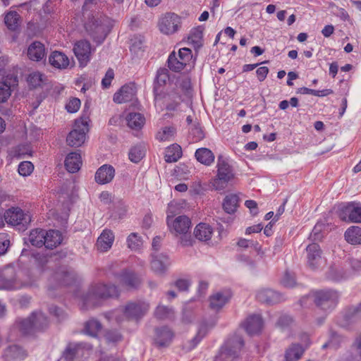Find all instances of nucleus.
Returning <instances> with one entry per match:
<instances>
[{"label":"nucleus","mask_w":361,"mask_h":361,"mask_svg":"<svg viewBox=\"0 0 361 361\" xmlns=\"http://www.w3.org/2000/svg\"><path fill=\"white\" fill-rule=\"evenodd\" d=\"M47 234V231L43 229H34L30 231V233L28 237L29 242L37 247H41L44 245L46 239L45 235Z\"/></svg>","instance_id":"38"},{"label":"nucleus","mask_w":361,"mask_h":361,"mask_svg":"<svg viewBox=\"0 0 361 361\" xmlns=\"http://www.w3.org/2000/svg\"><path fill=\"white\" fill-rule=\"evenodd\" d=\"M244 345V341L240 336L235 335L228 339L221 348L219 354L214 361H233L238 357V354Z\"/></svg>","instance_id":"7"},{"label":"nucleus","mask_w":361,"mask_h":361,"mask_svg":"<svg viewBox=\"0 0 361 361\" xmlns=\"http://www.w3.org/2000/svg\"><path fill=\"white\" fill-rule=\"evenodd\" d=\"M92 348V347L90 344L82 343L75 344L69 343L63 353V357L66 361H73L75 358L82 355L84 349L90 350Z\"/></svg>","instance_id":"20"},{"label":"nucleus","mask_w":361,"mask_h":361,"mask_svg":"<svg viewBox=\"0 0 361 361\" xmlns=\"http://www.w3.org/2000/svg\"><path fill=\"white\" fill-rule=\"evenodd\" d=\"M80 106V100L78 98H73L70 99L68 103L66 105V109L69 113H75L78 111Z\"/></svg>","instance_id":"57"},{"label":"nucleus","mask_w":361,"mask_h":361,"mask_svg":"<svg viewBox=\"0 0 361 361\" xmlns=\"http://www.w3.org/2000/svg\"><path fill=\"white\" fill-rule=\"evenodd\" d=\"M74 54L80 66H85L90 60L91 44L87 40L77 42L73 47Z\"/></svg>","instance_id":"15"},{"label":"nucleus","mask_w":361,"mask_h":361,"mask_svg":"<svg viewBox=\"0 0 361 361\" xmlns=\"http://www.w3.org/2000/svg\"><path fill=\"white\" fill-rule=\"evenodd\" d=\"M149 304L145 302H130L123 309L124 315L129 319L138 320L149 310Z\"/></svg>","instance_id":"12"},{"label":"nucleus","mask_w":361,"mask_h":361,"mask_svg":"<svg viewBox=\"0 0 361 361\" xmlns=\"http://www.w3.org/2000/svg\"><path fill=\"white\" fill-rule=\"evenodd\" d=\"M182 156V149L178 144H173L166 149L164 159L167 163L176 162Z\"/></svg>","instance_id":"40"},{"label":"nucleus","mask_w":361,"mask_h":361,"mask_svg":"<svg viewBox=\"0 0 361 361\" xmlns=\"http://www.w3.org/2000/svg\"><path fill=\"white\" fill-rule=\"evenodd\" d=\"M339 217L345 221L361 223V206L355 202H349L342 206Z\"/></svg>","instance_id":"11"},{"label":"nucleus","mask_w":361,"mask_h":361,"mask_svg":"<svg viewBox=\"0 0 361 361\" xmlns=\"http://www.w3.org/2000/svg\"><path fill=\"white\" fill-rule=\"evenodd\" d=\"M105 339L109 343H116L121 340V335L116 331H109L105 334Z\"/></svg>","instance_id":"61"},{"label":"nucleus","mask_w":361,"mask_h":361,"mask_svg":"<svg viewBox=\"0 0 361 361\" xmlns=\"http://www.w3.org/2000/svg\"><path fill=\"white\" fill-rule=\"evenodd\" d=\"M64 164L68 172H77L82 164L80 154L75 152L69 153L65 159Z\"/></svg>","instance_id":"33"},{"label":"nucleus","mask_w":361,"mask_h":361,"mask_svg":"<svg viewBox=\"0 0 361 361\" xmlns=\"http://www.w3.org/2000/svg\"><path fill=\"white\" fill-rule=\"evenodd\" d=\"M49 324L48 318L44 313L35 312L30 317L20 322L19 329L24 335L34 336L46 331Z\"/></svg>","instance_id":"4"},{"label":"nucleus","mask_w":361,"mask_h":361,"mask_svg":"<svg viewBox=\"0 0 361 361\" xmlns=\"http://www.w3.org/2000/svg\"><path fill=\"white\" fill-rule=\"evenodd\" d=\"M82 17L86 32L95 42L102 44L110 31L109 25L92 13L85 12Z\"/></svg>","instance_id":"3"},{"label":"nucleus","mask_w":361,"mask_h":361,"mask_svg":"<svg viewBox=\"0 0 361 361\" xmlns=\"http://www.w3.org/2000/svg\"><path fill=\"white\" fill-rule=\"evenodd\" d=\"M10 246V240L6 233L0 234V255H4Z\"/></svg>","instance_id":"54"},{"label":"nucleus","mask_w":361,"mask_h":361,"mask_svg":"<svg viewBox=\"0 0 361 361\" xmlns=\"http://www.w3.org/2000/svg\"><path fill=\"white\" fill-rule=\"evenodd\" d=\"M34 165L28 161H22L18 166V173L22 176H27L33 171Z\"/></svg>","instance_id":"52"},{"label":"nucleus","mask_w":361,"mask_h":361,"mask_svg":"<svg viewBox=\"0 0 361 361\" xmlns=\"http://www.w3.org/2000/svg\"><path fill=\"white\" fill-rule=\"evenodd\" d=\"M11 94V85L6 81L0 83V103L7 101Z\"/></svg>","instance_id":"51"},{"label":"nucleus","mask_w":361,"mask_h":361,"mask_svg":"<svg viewBox=\"0 0 361 361\" xmlns=\"http://www.w3.org/2000/svg\"><path fill=\"white\" fill-rule=\"evenodd\" d=\"M238 203L239 197L235 194H229L224 200L223 209L227 214H234L238 207Z\"/></svg>","instance_id":"39"},{"label":"nucleus","mask_w":361,"mask_h":361,"mask_svg":"<svg viewBox=\"0 0 361 361\" xmlns=\"http://www.w3.org/2000/svg\"><path fill=\"white\" fill-rule=\"evenodd\" d=\"M180 18L175 13H166L159 23L160 31L166 35L173 34L178 30Z\"/></svg>","instance_id":"14"},{"label":"nucleus","mask_w":361,"mask_h":361,"mask_svg":"<svg viewBox=\"0 0 361 361\" xmlns=\"http://www.w3.org/2000/svg\"><path fill=\"white\" fill-rule=\"evenodd\" d=\"M343 319L348 324L360 322L361 320V302L355 306L348 307L343 314Z\"/></svg>","instance_id":"32"},{"label":"nucleus","mask_w":361,"mask_h":361,"mask_svg":"<svg viewBox=\"0 0 361 361\" xmlns=\"http://www.w3.org/2000/svg\"><path fill=\"white\" fill-rule=\"evenodd\" d=\"M28 58L34 61H40L45 56L44 45L38 41L33 42L27 48Z\"/></svg>","instance_id":"27"},{"label":"nucleus","mask_w":361,"mask_h":361,"mask_svg":"<svg viewBox=\"0 0 361 361\" xmlns=\"http://www.w3.org/2000/svg\"><path fill=\"white\" fill-rule=\"evenodd\" d=\"M231 298V294L228 291H221L216 293L210 296V307L214 310H219L226 303H227Z\"/></svg>","instance_id":"28"},{"label":"nucleus","mask_w":361,"mask_h":361,"mask_svg":"<svg viewBox=\"0 0 361 361\" xmlns=\"http://www.w3.org/2000/svg\"><path fill=\"white\" fill-rule=\"evenodd\" d=\"M350 276V273L344 270L343 267L338 265H331L326 272V277L333 281H341L346 279Z\"/></svg>","instance_id":"30"},{"label":"nucleus","mask_w":361,"mask_h":361,"mask_svg":"<svg viewBox=\"0 0 361 361\" xmlns=\"http://www.w3.org/2000/svg\"><path fill=\"white\" fill-rule=\"evenodd\" d=\"M169 79V71L166 68H159L157 71L154 82V94L155 99H157L161 92L159 87L164 85Z\"/></svg>","instance_id":"31"},{"label":"nucleus","mask_w":361,"mask_h":361,"mask_svg":"<svg viewBox=\"0 0 361 361\" xmlns=\"http://www.w3.org/2000/svg\"><path fill=\"white\" fill-rule=\"evenodd\" d=\"M243 325L247 334L253 336L262 331L263 320L259 314H252L246 319Z\"/></svg>","instance_id":"21"},{"label":"nucleus","mask_w":361,"mask_h":361,"mask_svg":"<svg viewBox=\"0 0 361 361\" xmlns=\"http://www.w3.org/2000/svg\"><path fill=\"white\" fill-rule=\"evenodd\" d=\"M237 245L239 247H243V248H248L250 247H253L255 250H257L258 248V245H259L257 242H254V241L249 240H247L245 238L240 239L238 241Z\"/></svg>","instance_id":"62"},{"label":"nucleus","mask_w":361,"mask_h":361,"mask_svg":"<svg viewBox=\"0 0 361 361\" xmlns=\"http://www.w3.org/2000/svg\"><path fill=\"white\" fill-rule=\"evenodd\" d=\"M145 147L140 145L133 147L128 153L129 159L138 163L145 157Z\"/></svg>","instance_id":"47"},{"label":"nucleus","mask_w":361,"mask_h":361,"mask_svg":"<svg viewBox=\"0 0 361 361\" xmlns=\"http://www.w3.org/2000/svg\"><path fill=\"white\" fill-rule=\"evenodd\" d=\"M217 169V178L213 185L216 190H221L234 178L235 174L232 166L222 155L218 157Z\"/></svg>","instance_id":"9"},{"label":"nucleus","mask_w":361,"mask_h":361,"mask_svg":"<svg viewBox=\"0 0 361 361\" xmlns=\"http://www.w3.org/2000/svg\"><path fill=\"white\" fill-rule=\"evenodd\" d=\"M114 78V72L112 68H109L106 72L104 78L102 80V86L103 89H107L111 86L112 80Z\"/></svg>","instance_id":"55"},{"label":"nucleus","mask_w":361,"mask_h":361,"mask_svg":"<svg viewBox=\"0 0 361 361\" xmlns=\"http://www.w3.org/2000/svg\"><path fill=\"white\" fill-rule=\"evenodd\" d=\"M213 233L212 228L207 224L200 223L195 228L194 235L200 240L207 242L212 238Z\"/></svg>","instance_id":"35"},{"label":"nucleus","mask_w":361,"mask_h":361,"mask_svg":"<svg viewBox=\"0 0 361 361\" xmlns=\"http://www.w3.org/2000/svg\"><path fill=\"white\" fill-rule=\"evenodd\" d=\"M114 235L110 230L105 229L97 238L96 246L101 252H106L112 246Z\"/></svg>","instance_id":"26"},{"label":"nucleus","mask_w":361,"mask_h":361,"mask_svg":"<svg viewBox=\"0 0 361 361\" xmlns=\"http://www.w3.org/2000/svg\"><path fill=\"white\" fill-rule=\"evenodd\" d=\"M307 262L308 267L312 269H317L322 261V250L317 243L310 244L306 247Z\"/></svg>","instance_id":"19"},{"label":"nucleus","mask_w":361,"mask_h":361,"mask_svg":"<svg viewBox=\"0 0 361 361\" xmlns=\"http://www.w3.org/2000/svg\"><path fill=\"white\" fill-rule=\"evenodd\" d=\"M27 356L26 351L18 345H10L6 348L2 355L4 361H19Z\"/></svg>","instance_id":"22"},{"label":"nucleus","mask_w":361,"mask_h":361,"mask_svg":"<svg viewBox=\"0 0 361 361\" xmlns=\"http://www.w3.org/2000/svg\"><path fill=\"white\" fill-rule=\"evenodd\" d=\"M49 61L52 66L59 69L66 68L69 65L68 56L59 51H53L50 54Z\"/></svg>","instance_id":"29"},{"label":"nucleus","mask_w":361,"mask_h":361,"mask_svg":"<svg viewBox=\"0 0 361 361\" xmlns=\"http://www.w3.org/2000/svg\"><path fill=\"white\" fill-rule=\"evenodd\" d=\"M45 239L46 242L44 246L47 249H53L61 243L63 237L59 231L49 230L47 231Z\"/></svg>","instance_id":"36"},{"label":"nucleus","mask_w":361,"mask_h":361,"mask_svg":"<svg viewBox=\"0 0 361 361\" xmlns=\"http://www.w3.org/2000/svg\"><path fill=\"white\" fill-rule=\"evenodd\" d=\"M196 159L205 166H210L214 161V154L208 148L201 147L195 153Z\"/></svg>","instance_id":"37"},{"label":"nucleus","mask_w":361,"mask_h":361,"mask_svg":"<svg viewBox=\"0 0 361 361\" xmlns=\"http://www.w3.org/2000/svg\"><path fill=\"white\" fill-rule=\"evenodd\" d=\"M174 285L180 291H186L188 290L190 283L187 279H180L176 281Z\"/></svg>","instance_id":"64"},{"label":"nucleus","mask_w":361,"mask_h":361,"mask_svg":"<svg viewBox=\"0 0 361 361\" xmlns=\"http://www.w3.org/2000/svg\"><path fill=\"white\" fill-rule=\"evenodd\" d=\"M128 247L131 250H137L142 245L140 236L137 233H130L127 238Z\"/></svg>","instance_id":"50"},{"label":"nucleus","mask_w":361,"mask_h":361,"mask_svg":"<svg viewBox=\"0 0 361 361\" xmlns=\"http://www.w3.org/2000/svg\"><path fill=\"white\" fill-rule=\"evenodd\" d=\"M20 16L16 11L8 12L4 18V23L8 30L15 31L19 27Z\"/></svg>","instance_id":"45"},{"label":"nucleus","mask_w":361,"mask_h":361,"mask_svg":"<svg viewBox=\"0 0 361 361\" xmlns=\"http://www.w3.org/2000/svg\"><path fill=\"white\" fill-rule=\"evenodd\" d=\"M90 118L85 115L75 122V129L69 133L67 136V144L71 147H80L85 142L86 133L89 131L88 124Z\"/></svg>","instance_id":"8"},{"label":"nucleus","mask_w":361,"mask_h":361,"mask_svg":"<svg viewBox=\"0 0 361 361\" xmlns=\"http://www.w3.org/2000/svg\"><path fill=\"white\" fill-rule=\"evenodd\" d=\"M207 326L204 324H202L200 326V327L198 329L197 335L190 341L189 345L185 346V348L188 350H191L193 349L200 341L207 334Z\"/></svg>","instance_id":"49"},{"label":"nucleus","mask_w":361,"mask_h":361,"mask_svg":"<svg viewBox=\"0 0 361 361\" xmlns=\"http://www.w3.org/2000/svg\"><path fill=\"white\" fill-rule=\"evenodd\" d=\"M115 176L114 168L108 164H104L99 167L95 173V181L99 184H106L110 183Z\"/></svg>","instance_id":"24"},{"label":"nucleus","mask_w":361,"mask_h":361,"mask_svg":"<svg viewBox=\"0 0 361 361\" xmlns=\"http://www.w3.org/2000/svg\"><path fill=\"white\" fill-rule=\"evenodd\" d=\"M6 221L11 225L18 226V229H25L31 221V216L28 213H25L19 207L8 209L5 214Z\"/></svg>","instance_id":"10"},{"label":"nucleus","mask_w":361,"mask_h":361,"mask_svg":"<svg viewBox=\"0 0 361 361\" xmlns=\"http://www.w3.org/2000/svg\"><path fill=\"white\" fill-rule=\"evenodd\" d=\"M203 30L200 26L193 28L188 36V39L193 44H199L202 38Z\"/></svg>","instance_id":"53"},{"label":"nucleus","mask_w":361,"mask_h":361,"mask_svg":"<svg viewBox=\"0 0 361 361\" xmlns=\"http://www.w3.org/2000/svg\"><path fill=\"white\" fill-rule=\"evenodd\" d=\"M173 336V332L166 326L156 328L154 343L159 348L167 347L171 343Z\"/></svg>","instance_id":"18"},{"label":"nucleus","mask_w":361,"mask_h":361,"mask_svg":"<svg viewBox=\"0 0 361 361\" xmlns=\"http://www.w3.org/2000/svg\"><path fill=\"white\" fill-rule=\"evenodd\" d=\"M127 124L132 129H140L145 124V118L140 113H130L126 116Z\"/></svg>","instance_id":"43"},{"label":"nucleus","mask_w":361,"mask_h":361,"mask_svg":"<svg viewBox=\"0 0 361 361\" xmlns=\"http://www.w3.org/2000/svg\"><path fill=\"white\" fill-rule=\"evenodd\" d=\"M173 314V309L164 305H158L154 311L155 317L161 320L171 318Z\"/></svg>","instance_id":"48"},{"label":"nucleus","mask_w":361,"mask_h":361,"mask_svg":"<svg viewBox=\"0 0 361 361\" xmlns=\"http://www.w3.org/2000/svg\"><path fill=\"white\" fill-rule=\"evenodd\" d=\"M97 0H85L82 6V16L85 12L92 13V9L96 7Z\"/></svg>","instance_id":"63"},{"label":"nucleus","mask_w":361,"mask_h":361,"mask_svg":"<svg viewBox=\"0 0 361 361\" xmlns=\"http://www.w3.org/2000/svg\"><path fill=\"white\" fill-rule=\"evenodd\" d=\"M339 294L333 290H321L310 293L303 296L300 300L301 306H307V302L312 301L317 307L325 311L333 310L337 305Z\"/></svg>","instance_id":"2"},{"label":"nucleus","mask_w":361,"mask_h":361,"mask_svg":"<svg viewBox=\"0 0 361 361\" xmlns=\"http://www.w3.org/2000/svg\"><path fill=\"white\" fill-rule=\"evenodd\" d=\"M16 280L13 267H6L0 271V289L9 288Z\"/></svg>","instance_id":"34"},{"label":"nucleus","mask_w":361,"mask_h":361,"mask_svg":"<svg viewBox=\"0 0 361 361\" xmlns=\"http://www.w3.org/2000/svg\"><path fill=\"white\" fill-rule=\"evenodd\" d=\"M119 290L116 286L111 283H97L91 286L82 297L81 309H89L99 307L109 298H118Z\"/></svg>","instance_id":"1"},{"label":"nucleus","mask_w":361,"mask_h":361,"mask_svg":"<svg viewBox=\"0 0 361 361\" xmlns=\"http://www.w3.org/2000/svg\"><path fill=\"white\" fill-rule=\"evenodd\" d=\"M166 220L171 232L176 235H181L180 244L183 246L191 245V235L188 233L191 227L190 219L185 215L179 216L173 219L172 217L168 214Z\"/></svg>","instance_id":"5"},{"label":"nucleus","mask_w":361,"mask_h":361,"mask_svg":"<svg viewBox=\"0 0 361 361\" xmlns=\"http://www.w3.org/2000/svg\"><path fill=\"white\" fill-rule=\"evenodd\" d=\"M256 298L259 302L269 305L279 303L284 300L281 293L269 288L259 290L256 295Z\"/></svg>","instance_id":"17"},{"label":"nucleus","mask_w":361,"mask_h":361,"mask_svg":"<svg viewBox=\"0 0 361 361\" xmlns=\"http://www.w3.org/2000/svg\"><path fill=\"white\" fill-rule=\"evenodd\" d=\"M346 241L352 245L361 244V228L359 226H351L345 232Z\"/></svg>","instance_id":"42"},{"label":"nucleus","mask_w":361,"mask_h":361,"mask_svg":"<svg viewBox=\"0 0 361 361\" xmlns=\"http://www.w3.org/2000/svg\"><path fill=\"white\" fill-rule=\"evenodd\" d=\"M293 319L288 314H283L279 318L276 324L281 329H285L288 327L293 323Z\"/></svg>","instance_id":"58"},{"label":"nucleus","mask_w":361,"mask_h":361,"mask_svg":"<svg viewBox=\"0 0 361 361\" xmlns=\"http://www.w3.org/2000/svg\"><path fill=\"white\" fill-rule=\"evenodd\" d=\"M350 350V355L347 357V360L348 361H361V334L355 338Z\"/></svg>","instance_id":"46"},{"label":"nucleus","mask_w":361,"mask_h":361,"mask_svg":"<svg viewBox=\"0 0 361 361\" xmlns=\"http://www.w3.org/2000/svg\"><path fill=\"white\" fill-rule=\"evenodd\" d=\"M192 59L191 49L186 47L181 48L178 54L173 51L169 54L167 60L168 67L171 71L176 73H178L185 68L191 70L195 65Z\"/></svg>","instance_id":"6"},{"label":"nucleus","mask_w":361,"mask_h":361,"mask_svg":"<svg viewBox=\"0 0 361 361\" xmlns=\"http://www.w3.org/2000/svg\"><path fill=\"white\" fill-rule=\"evenodd\" d=\"M135 94V89L131 85H125L114 95L113 100L117 104L126 103L131 101Z\"/></svg>","instance_id":"25"},{"label":"nucleus","mask_w":361,"mask_h":361,"mask_svg":"<svg viewBox=\"0 0 361 361\" xmlns=\"http://www.w3.org/2000/svg\"><path fill=\"white\" fill-rule=\"evenodd\" d=\"M305 349L298 343L292 344L286 351V361H298L303 355Z\"/></svg>","instance_id":"41"},{"label":"nucleus","mask_w":361,"mask_h":361,"mask_svg":"<svg viewBox=\"0 0 361 361\" xmlns=\"http://www.w3.org/2000/svg\"><path fill=\"white\" fill-rule=\"evenodd\" d=\"M116 277L122 286L128 289H136L141 283L140 277L133 271L129 269L122 270L116 274Z\"/></svg>","instance_id":"16"},{"label":"nucleus","mask_w":361,"mask_h":361,"mask_svg":"<svg viewBox=\"0 0 361 361\" xmlns=\"http://www.w3.org/2000/svg\"><path fill=\"white\" fill-rule=\"evenodd\" d=\"M281 283L287 288H293L295 284V280L293 275L288 272H286L282 280Z\"/></svg>","instance_id":"60"},{"label":"nucleus","mask_w":361,"mask_h":361,"mask_svg":"<svg viewBox=\"0 0 361 361\" xmlns=\"http://www.w3.org/2000/svg\"><path fill=\"white\" fill-rule=\"evenodd\" d=\"M42 74L39 72L30 73L28 76L27 81L34 87L39 86L42 80Z\"/></svg>","instance_id":"56"},{"label":"nucleus","mask_w":361,"mask_h":361,"mask_svg":"<svg viewBox=\"0 0 361 361\" xmlns=\"http://www.w3.org/2000/svg\"><path fill=\"white\" fill-rule=\"evenodd\" d=\"M102 324L95 319H90L84 324L83 333L92 337H96L102 329Z\"/></svg>","instance_id":"44"},{"label":"nucleus","mask_w":361,"mask_h":361,"mask_svg":"<svg viewBox=\"0 0 361 361\" xmlns=\"http://www.w3.org/2000/svg\"><path fill=\"white\" fill-rule=\"evenodd\" d=\"M151 268L157 274H164L170 265L169 258L164 254L152 255Z\"/></svg>","instance_id":"23"},{"label":"nucleus","mask_w":361,"mask_h":361,"mask_svg":"<svg viewBox=\"0 0 361 361\" xmlns=\"http://www.w3.org/2000/svg\"><path fill=\"white\" fill-rule=\"evenodd\" d=\"M49 312L51 314L56 317L59 320H62L66 317L64 311L56 305H50L49 307Z\"/></svg>","instance_id":"59"},{"label":"nucleus","mask_w":361,"mask_h":361,"mask_svg":"<svg viewBox=\"0 0 361 361\" xmlns=\"http://www.w3.org/2000/svg\"><path fill=\"white\" fill-rule=\"evenodd\" d=\"M77 279V274L73 269L61 267L56 270L51 277V280L56 282L57 286H71Z\"/></svg>","instance_id":"13"}]
</instances>
